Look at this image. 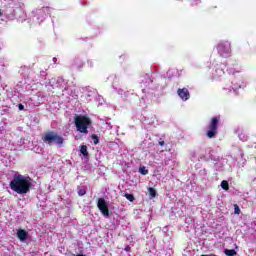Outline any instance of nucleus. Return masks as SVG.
Listing matches in <instances>:
<instances>
[{"label": "nucleus", "instance_id": "nucleus-1", "mask_svg": "<svg viewBox=\"0 0 256 256\" xmlns=\"http://www.w3.org/2000/svg\"><path fill=\"white\" fill-rule=\"evenodd\" d=\"M10 189L18 195H25L29 193L31 189V178L29 176H24L16 173L10 182Z\"/></svg>", "mask_w": 256, "mask_h": 256}, {"label": "nucleus", "instance_id": "nucleus-2", "mask_svg": "<svg viewBox=\"0 0 256 256\" xmlns=\"http://www.w3.org/2000/svg\"><path fill=\"white\" fill-rule=\"evenodd\" d=\"M243 85L244 81L241 71H232L231 84H227L224 89L225 91H237V89H241Z\"/></svg>", "mask_w": 256, "mask_h": 256}, {"label": "nucleus", "instance_id": "nucleus-3", "mask_svg": "<svg viewBox=\"0 0 256 256\" xmlns=\"http://www.w3.org/2000/svg\"><path fill=\"white\" fill-rule=\"evenodd\" d=\"M75 125L77 128V131L80 133H89L87 129H89V125H91V119L87 116H76L75 117Z\"/></svg>", "mask_w": 256, "mask_h": 256}, {"label": "nucleus", "instance_id": "nucleus-4", "mask_svg": "<svg viewBox=\"0 0 256 256\" xmlns=\"http://www.w3.org/2000/svg\"><path fill=\"white\" fill-rule=\"evenodd\" d=\"M218 125H219V117L212 118V120L208 126V130H207V137L209 139H213V137H215V135H217Z\"/></svg>", "mask_w": 256, "mask_h": 256}, {"label": "nucleus", "instance_id": "nucleus-5", "mask_svg": "<svg viewBox=\"0 0 256 256\" xmlns=\"http://www.w3.org/2000/svg\"><path fill=\"white\" fill-rule=\"evenodd\" d=\"M217 51L221 57H229L231 55V43L221 42L218 45Z\"/></svg>", "mask_w": 256, "mask_h": 256}, {"label": "nucleus", "instance_id": "nucleus-6", "mask_svg": "<svg viewBox=\"0 0 256 256\" xmlns=\"http://www.w3.org/2000/svg\"><path fill=\"white\" fill-rule=\"evenodd\" d=\"M97 207L104 217H109V205L104 198L98 199Z\"/></svg>", "mask_w": 256, "mask_h": 256}, {"label": "nucleus", "instance_id": "nucleus-7", "mask_svg": "<svg viewBox=\"0 0 256 256\" xmlns=\"http://www.w3.org/2000/svg\"><path fill=\"white\" fill-rule=\"evenodd\" d=\"M177 94L182 101H188L189 97H191L187 88L178 89Z\"/></svg>", "mask_w": 256, "mask_h": 256}, {"label": "nucleus", "instance_id": "nucleus-8", "mask_svg": "<svg viewBox=\"0 0 256 256\" xmlns=\"http://www.w3.org/2000/svg\"><path fill=\"white\" fill-rule=\"evenodd\" d=\"M17 237L22 243L29 237V232L23 229L17 231Z\"/></svg>", "mask_w": 256, "mask_h": 256}, {"label": "nucleus", "instance_id": "nucleus-9", "mask_svg": "<svg viewBox=\"0 0 256 256\" xmlns=\"http://www.w3.org/2000/svg\"><path fill=\"white\" fill-rule=\"evenodd\" d=\"M55 135H56V133H53V132L47 133L44 136L43 141L45 143H48L49 145H51V143H54V141H55Z\"/></svg>", "mask_w": 256, "mask_h": 256}, {"label": "nucleus", "instance_id": "nucleus-10", "mask_svg": "<svg viewBox=\"0 0 256 256\" xmlns=\"http://www.w3.org/2000/svg\"><path fill=\"white\" fill-rule=\"evenodd\" d=\"M223 75H225V71L223 65H220L215 69L214 78L217 79V77H223Z\"/></svg>", "mask_w": 256, "mask_h": 256}, {"label": "nucleus", "instance_id": "nucleus-11", "mask_svg": "<svg viewBox=\"0 0 256 256\" xmlns=\"http://www.w3.org/2000/svg\"><path fill=\"white\" fill-rule=\"evenodd\" d=\"M54 143H56V145H63V137L59 136L58 134H55Z\"/></svg>", "mask_w": 256, "mask_h": 256}, {"label": "nucleus", "instance_id": "nucleus-12", "mask_svg": "<svg viewBox=\"0 0 256 256\" xmlns=\"http://www.w3.org/2000/svg\"><path fill=\"white\" fill-rule=\"evenodd\" d=\"M51 9L49 7H44L41 10L38 11V15H42V13L45 15H49Z\"/></svg>", "mask_w": 256, "mask_h": 256}, {"label": "nucleus", "instance_id": "nucleus-13", "mask_svg": "<svg viewBox=\"0 0 256 256\" xmlns=\"http://www.w3.org/2000/svg\"><path fill=\"white\" fill-rule=\"evenodd\" d=\"M148 193H149L150 199H154V197L157 196V191L154 188H149Z\"/></svg>", "mask_w": 256, "mask_h": 256}, {"label": "nucleus", "instance_id": "nucleus-14", "mask_svg": "<svg viewBox=\"0 0 256 256\" xmlns=\"http://www.w3.org/2000/svg\"><path fill=\"white\" fill-rule=\"evenodd\" d=\"M80 153L84 156L87 157V155H89V152L87 151V146L82 145L80 148Z\"/></svg>", "mask_w": 256, "mask_h": 256}, {"label": "nucleus", "instance_id": "nucleus-15", "mask_svg": "<svg viewBox=\"0 0 256 256\" xmlns=\"http://www.w3.org/2000/svg\"><path fill=\"white\" fill-rule=\"evenodd\" d=\"M224 253H225V255H227V256H235V255H237V251H235V250H233V249H231V250L225 249V250H224Z\"/></svg>", "mask_w": 256, "mask_h": 256}, {"label": "nucleus", "instance_id": "nucleus-16", "mask_svg": "<svg viewBox=\"0 0 256 256\" xmlns=\"http://www.w3.org/2000/svg\"><path fill=\"white\" fill-rule=\"evenodd\" d=\"M139 173H141V175H147L149 173V170H147L145 166H142L139 168Z\"/></svg>", "mask_w": 256, "mask_h": 256}, {"label": "nucleus", "instance_id": "nucleus-17", "mask_svg": "<svg viewBox=\"0 0 256 256\" xmlns=\"http://www.w3.org/2000/svg\"><path fill=\"white\" fill-rule=\"evenodd\" d=\"M221 187L222 189H225V191H227L229 189V182H227L226 180H223L221 182Z\"/></svg>", "mask_w": 256, "mask_h": 256}, {"label": "nucleus", "instance_id": "nucleus-18", "mask_svg": "<svg viewBox=\"0 0 256 256\" xmlns=\"http://www.w3.org/2000/svg\"><path fill=\"white\" fill-rule=\"evenodd\" d=\"M126 199H128V201H135V197L133 196V194H125Z\"/></svg>", "mask_w": 256, "mask_h": 256}, {"label": "nucleus", "instance_id": "nucleus-19", "mask_svg": "<svg viewBox=\"0 0 256 256\" xmlns=\"http://www.w3.org/2000/svg\"><path fill=\"white\" fill-rule=\"evenodd\" d=\"M92 141H93L94 145H97V143H99V138L96 135H93Z\"/></svg>", "mask_w": 256, "mask_h": 256}, {"label": "nucleus", "instance_id": "nucleus-20", "mask_svg": "<svg viewBox=\"0 0 256 256\" xmlns=\"http://www.w3.org/2000/svg\"><path fill=\"white\" fill-rule=\"evenodd\" d=\"M239 139H240V141H247V136H245V134L241 133V134H239Z\"/></svg>", "mask_w": 256, "mask_h": 256}, {"label": "nucleus", "instance_id": "nucleus-21", "mask_svg": "<svg viewBox=\"0 0 256 256\" xmlns=\"http://www.w3.org/2000/svg\"><path fill=\"white\" fill-rule=\"evenodd\" d=\"M85 193H87V192L85 191V189H80V190H78V195H79L80 197H83V195H85Z\"/></svg>", "mask_w": 256, "mask_h": 256}, {"label": "nucleus", "instance_id": "nucleus-22", "mask_svg": "<svg viewBox=\"0 0 256 256\" xmlns=\"http://www.w3.org/2000/svg\"><path fill=\"white\" fill-rule=\"evenodd\" d=\"M234 213H236V215H239V213H241V209H239V206L235 205Z\"/></svg>", "mask_w": 256, "mask_h": 256}, {"label": "nucleus", "instance_id": "nucleus-23", "mask_svg": "<svg viewBox=\"0 0 256 256\" xmlns=\"http://www.w3.org/2000/svg\"><path fill=\"white\" fill-rule=\"evenodd\" d=\"M18 109H19L20 111H23V109H25V106H23V104H19V105H18Z\"/></svg>", "mask_w": 256, "mask_h": 256}, {"label": "nucleus", "instance_id": "nucleus-24", "mask_svg": "<svg viewBox=\"0 0 256 256\" xmlns=\"http://www.w3.org/2000/svg\"><path fill=\"white\" fill-rule=\"evenodd\" d=\"M158 143H159V145H160L161 147H163V145H165V141H159Z\"/></svg>", "mask_w": 256, "mask_h": 256}, {"label": "nucleus", "instance_id": "nucleus-25", "mask_svg": "<svg viewBox=\"0 0 256 256\" xmlns=\"http://www.w3.org/2000/svg\"><path fill=\"white\" fill-rule=\"evenodd\" d=\"M0 17H3V10L0 9Z\"/></svg>", "mask_w": 256, "mask_h": 256}, {"label": "nucleus", "instance_id": "nucleus-26", "mask_svg": "<svg viewBox=\"0 0 256 256\" xmlns=\"http://www.w3.org/2000/svg\"><path fill=\"white\" fill-rule=\"evenodd\" d=\"M129 249H130L129 247L125 248V251H129Z\"/></svg>", "mask_w": 256, "mask_h": 256}]
</instances>
